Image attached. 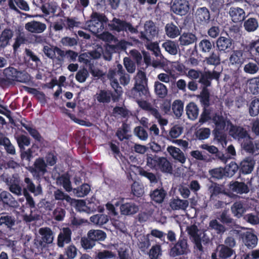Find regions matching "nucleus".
Segmentation results:
<instances>
[{
	"instance_id": "nucleus-1",
	"label": "nucleus",
	"mask_w": 259,
	"mask_h": 259,
	"mask_svg": "<svg viewBox=\"0 0 259 259\" xmlns=\"http://www.w3.org/2000/svg\"><path fill=\"white\" fill-rule=\"evenodd\" d=\"M41 239H35L30 244L29 240L24 243L25 247L32 253L39 254L42 253L43 249L48 247V245L53 242L54 233L49 227L41 228L39 230Z\"/></svg>"
},
{
	"instance_id": "nucleus-2",
	"label": "nucleus",
	"mask_w": 259,
	"mask_h": 259,
	"mask_svg": "<svg viewBox=\"0 0 259 259\" xmlns=\"http://www.w3.org/2000/svg\"><path fill=\"white\" fill-rule=\"evenodd\" d=\"M119 76V81L121 84L125 86L128 84L130 80L129 74L125 73L121 64L118 63L115 67L111 68L108 70L107 78L110 80V84L116 94L122 95V88L119 85L118 81L115 76Z\"/></svg>"
},
{
	"instance_id": "nucleus-3",
	"label": "nucleus",
	"mask_w": 259,
	"mask_h": 259,
	"mask_svg": "<svg viewBox=\"0 0 259 259\" xmlns=\"http://www.w3.org/2000/svg\"><path fill=\"white\" fill-rule=\"evenodd\" d=\"M108 22V19L104 14L93 12L90 19L85 23L87 29L94 34L101 33L104 28V25Z\"/></svg>"
},
{
	"instance_id": "nucleus-4",
	"label": "nucleus",
	"mask_w": 259,
	"mask_h": 259,
	"mask_svg": "<svg viewBox=\"0 0 259 259\" xmlns=\"http://www.w3.org/2000/svg\"><path fill=\"white\" fill-rule=\"evenodd\" d=\"M109 30L114 33H131L138 34V26H134L133 24L124 19L114 17L108 24Z\"/></svg>"
},
{
	"instance_id": "nucleus-5",
	"label": "nucleus",
	"mask_w": 259,
	"mask_h": 259,
	"mask_svg": "<svg viewBox=\"0 0 259 259\" xmlns=\"http://www.w3.org/2000/svg\"><path fill=\"white\" fill-rule=\"evenodd\" d=\"M146 162L148 167L164 173H171L172 170L171 163L165 157L151 155L147 157Z\"/></svg>"
},
{
	"instance_id": "nucleus-6",
	"label": "nucleus",
	"mask_w": 259,
	"mask_h": 259,
	"mask_svg": "<svg viewBox=\"0 0 259 259\" xmlns=\"http://www.w3.org/2000/svg\"><path fill=\"white\" fill-rule=\"evenodd\" d=\"M47 164L42 157L37 158L33 164L29 166V171L33 177L39 180L47 172Z\"/></svg>"
},
{
	"instance_id": "nucleus-7",
	"label": "nucleus",
	"mask_w": 259,
	"mask_h": 259,
	"mask_svg": "<svg viewBox=\"0 0 259 259\" xmlns=\"http://www.w3.org/2000/svg\"><path fill=\"white\" fill-rule=\"evenodd\" d=\"M169 247V254L172 257L186 255L189 251L187 240L184 238H180L176 243H171Z\"/></svg>"
},
{
	"instance_id": "nucleus-8",
	"label": "nucleus",
	"mask_w": 259,
	"mask_h": 259,
	"mask_svg": "<svg viewBox=\"0 0 259 259\" xmlns=\"http://www.w3.org/2000/svg\"><path fill=\"white\" fill-rule=\"evenodd\" d=\"M131 97L136 100L146 99L149 96L147 84L135 83L134 87L128 92Z\"/></svg>"
},
{
	"instance_id": "nucleus-9",
	"label": "nucleus",
	"mask_w": 259,
	"mask_h": 259,
	"mask_svg": "<svg viewBox=\"0 0 259 259\" xmlns=\"http://www.w3.org/2000/svg\"><path fill=\"white\" fill-rule=\"evenodd\" d=\"M220 76L221 73L215 70L201 72L199 82L202 85V88L208 89L211 85L212 80L219 81Z\"/></svg>"
},
{
	"instance_id": "nucleus-10",
	"label": "nucleus",
	"mask_w": 259,
	"mask_h": 259,
	"mask_svg": "<svg viewBox=\"0 0 259 259\" xmlns=\"http://www.w3.org/2000/svg\"><path fill=\"white\" fill-rule=\"evenodd\" d=\"M227 125L230 126L229 134L234 139L240 141L249 137L247 131L243 127L233 124L230 120H227Z\"/></svg>"
},
{
	"instance_id": "nucleus-11",
	"label": "nucleus",
	"mask_w": 259,
	"mask_h": 259,
	"mask_svg": "<svg viewBox=\"0 0 259 259\" xmlns=\"http://www.w3.org/2000/svg\"><path fill=\"white\" fill-rule=\"evenodd\" d=\"M121 95L119 94H113L110 90H101L96 95V99L101 103H109L111 100L114 102L119 101Z\"/></svg>"
},
{
	"instance_id": "nucleus-12",
	"label": "nucleus",
	"mask_w": 259,
	"mask_h": 259,
	"mask_svg": "<svg viewBox=\"0 0 259 259\" xmlns=\"http://www.w3.org/2000/svg\"><path fill=\"white\" fill-rule=\"evenodd\" d=\"M3 74L4 77L1 78V87L3 88L14 84L18 70L14 67H9L4 69Z\"/></svg>"
},
{
	"instance_id": "nucleus-13",
	"label": "nucleus",
	"mask_w": 259,
	"mask_h": 259,
	"mask_svg": "<svg viewBox=\"0 0 259 259\" xmlns=\"http://www.w3.org/2000/svg\"><path fill=\"white\" fill-rule=\"evenodd\" d=\"M216 44L218 51L221 53H228L234 48L233 39L224 36L219 37L216 41Z\"/></svg>"
},
{
	"instance_id": "nucleus-14",
	"label": "nucleus",
	"mask_w": 259,
	"mask_h": 259,
	"mask_svg": "<svg viewBox=\"0 0 259 259\" xmlns=\"http://www.w3.org/2000/svg\"><path fill=\"white\" fill-rule=\"evenodd\" d=\"M171 8L176 15L184 16L189 12L190 5L187 0H175Z\"/></svg>"
},
{
	"instance_id": "nucleus-15",
	"label": "nucleus",
	"mask_w": 259,
	"mask_h": 259,
	"mask_svg": "<svg viewBox=\"0 0 259 259\" xmlns=\"http://www.w3.org/2000/svg\"><path fill=\"white\" fill-rule=\"evenodd\" d=\"M144 31H141L138 33L139 38L140 39L142 33H143L147 38L153 39L158 33V30L155 23L152 20H148L145 22L144 26Z\"/></svg>"
},
{
	"instance_id": "nucleus-16",
	"label": "nucleus",
	"mask_w": 259,
	"mask_h": 259,
	"mask_svg": "<svg viewBox=\"0 0 259 259\" xmlns=\"http://www.w3.org/2000/svg\"><path fill=\"white\" fill-rule=\"evenodd\" d=\"M197 22L201 25H207L210 21V14L205 7L198 8L195 13Z\"/></svg>"
},
{
	"instance_id": "nucleus-17",
	"label": "nucleus",
	"mask_w": 259,
	"mask_h": 259,
	"mask_svg": "<svg viewBox=\"0 0 259 259\" xmlns=\"http://www.w3.org/2000/svg\"><path fill=\"white\" fill-rule=\"evenodd\" d=\"M248 184L251 185V181L247 182V184L243 182L233 181L230 182L229 188L233 192L237 194H247L250 191L249 187L247 185Z\"/></svg>"
},
{
	"instance_id": "nucleus-18",
	"label": "nucleus",
	"mask_w": 259,
	"mask_h": 259,
	"mask_svg": "<svg viewBox=\"0 0 259 259\" xmlns=\"http://www.w3.org/2000/svg\"><path fill=\"white\" fill-rule=\"evenodd\" d=\"M255 161L251 157H247L242 160L239 165V176L241 174L247 175L250 174L253 169Z\"/></svg>"
},
{
	"instance_id": "nucleus-19",
	"label": "nucleus",
	"mask_w": 259,
	"mask_h": 259,
	"mask_svg": "<svg viewBox=\"0 0 259 259\" xmlns=\"http://www.w3.org/2000/svg\"><path fill=\"white\" fill-rule=\"evenodd\" d=\"M216 251L218 252V256L221 259H235L236 257L235 250L224 244H220Z\"/></svg>"
},
{
	"instance_id": "nucleus-20",
	"label": "nucleus",
	"mask_w": 259,
	"mask_h": 259,
	"mask_svg": "<svg viewBox=\"0 0 259 259\" xmlns=\"http://www.w3.org/2000/svg\"><path fill=\"white\" fill-rule=\"evenodd\" d=\"M72 231L68 228H63L59 234L57 238V245L63 247L65 244L69 243L71 241Z\"/></svg>"
},
{
	"instance_id": "nucleus-21",
	"label": "nucleus",
	"mask_w": 259,
	"mask_h": 259,
	"mask_svg": "<svg viewBox=\"0 0 259 259\" xmlns=\"http://www.w3.org/2000/svg\"><path fill=\"white\" fill-rule=\"evenodd\" d=\"M244 244L249 248L255 247L257 243V236L249 231L241 232L239 234Z\"/></svg>"
},
{
	"instance_id": "nucleus-22",
	"label": "nucleus",
	"mask_w": 259,
	"mask_h": 259,
	"mask_svg": "<svg viewBox=\"0 0 259 259\" xmlns=\"http://www.w3.org/2000/svg\"><path fill=\"white\" fill-rule=\"evenodd\" d=\"M139 209V206L133 202H126L120 206L121 214L125 215L134 214L138 212Z\"/></svg>"
},
{
	"instance_id": "nucleus-23",
	"label": "nucleus",
	"mask_w": 259,
	"mask_h": 259,
	"mask_svg": "<svg viewBox=\"0 0 259 259\" xmlns=\"http://www.w3.org/2000/svg\"><path fill=\"white\" fill-rule=\"evenodd\" d=\"M229 13L232 20L235 23L242 22L245 18L244 10L239 7L230 8Z\"/></svg>"
},
{
	"instance_id": "nucleus-24",
	"label": "nucleus",
	"mask_w": 259,
	"mask_h": 259,
	"mask_svg": "<svg viewBox=\"0 0 259 259\" xmlns=\"http://www.w3.org/2000/svg\"><path fill=\"white\" fill-rule=\"evenodd\" d=\"M25 29L28 31L32 33H41L46 29L45 24L41 22L32 21L25 24Z\"/></svg>"
},
{
	"instance_id": "nucleus-25",
	"label": "nucleus",
	"mask_w": 259,
	"mask_h": 259,
	"mask_svg": "<svg viewBox=\"0 0 259 259\" xmlns=\"http://www.w3.org/2000/svg\"><path fill=\"white\" fill-rule=\"evenodd\" d=\"M167 151L175 160L181 163H184L186 161V157L184 153L178 148L174 146H168Z\"/></svg>"
},
{
	"instance_id": "nucleus-26",
	"label": "nucleus",
	"mask_w": 259,
	"mask_h": 259,
	"mask_svg": "<svg viewBox=\"0 0 259 259\" xmlns=\"http://www.w3.org/2000/svg\"><path fill=\"white\" fill-rule=\"evenodd\" d=\"M166 192L163 188H157L151 191L150 196L151 200L156 203H161L163 202L166 195Z\"/></svg>"
},
{
	"instance_id": "nucleus-27",
	"label": "nucleus",
	"mask_w": 259,
	"mask_h": 259,
	"mask_svg": "<svg viewBox=\"0 0 259 259\" xmlns=\"http://www.w3.org/2000/svg\"><path fill=\"white\" fill-rule=\"evenodd\" d=\"M197 37L191 32H183L180 36L179 40L181 46H188L196 42Z\"/></svg>"
},
{
	"instance_id": "nucleus-28",
	"label": "nucleus",
	"mask_w": 259,
	"mask_h": 259,
	"mask_svg": "<svg viewBox=\"0 0 259 259\" xmlns=\"http://www.w3.org/2000/svg\"><path fill=\"white\" fill-rule=\"evenodd\" d=\"M202 242L204 244H205L209 243L210 241L209 238L203 239L202 241L201 238L198 236L194 237V252L199 257H200L204 253L203 247L202 245Z\"/></svg>"
},
{
	"instance_id": "nucleus-29",
	"label": "nucleus",
	"mask_w": 259,
	"mask_h": 259,
	"mask_svg": "<svg viewBox=\"0 0 259 259\" xmlns=\"http://www.w3.org/2000/svg\"><path fill=\"white\" fill-rule=\"evenodd\" d=\"M189 205V202L187 200H182L179 198H172L169 202V206L174 210H185Z\"/></svg>"
},
{
	"instance_id": "nucleus-30",
	"label": "nucleus",
	"mask_w": 259,
	"mask_h": 259,
	"mask_svg": "<svg viewBox=\"0 0 259 259\" xmlns=\"http://www.w3.org/2000/svg\"><path fill=\"white\" fill-rule=\"evenodd\" d=\"M21 125L28 131L29 134L35 140V141L40 144L44 141V139L36 129L32 127L30 125L24 123H21Z\"/></svg>"
},
{
	"instance_id": "nucleus-31",
	"label": "nucleus",
	"mask_w": 259,
	"mask_h": 259,
	"mask_svg": "<svg viewBox=\"0 0 259 259\" xmlns=\"http://www.w3.org/2000/svg\"><path fill=\"white\" fill-rule=\"evenodd\" d=\"M87 236L91 237L95 243L96 241H104L107 237L106 233L100 230H91L88 232Z\"/></svg>"
},
{
	"instance_id": "nucleus-32",
	"label": "nucleus",
	"mask_w": 259,
	"mask_h": 259,
	"mask_svg": "<svg viewBox=\"0 0 259 259\" xmlns=\"http://www.w3.org/2000/svg\"><path fill=\"white\" fill-rule=\"evenodd\" d=\"M210 92L208 89L202 88V90L198 96L200 104L202 107H209L210 105Z\"/></svg>"
},
{
	"instance_id": "nucleus-33",
	"label": "nucleus",
	"mask_w": 259,
	"mask_h": 259,
	"mask_svg": "<svg viewBox=\"0 0 259 259\" xmlns=\"http://www.w3.org/2000/svg\"><path fill=\"white\" fill-rule=\"evenodd\" d=\"M229 61L232 65L240 66L244 61L242 51L241 50L234 51L229 58Z\"/></svg>"
},
{
	"instance_id": "nucleus-34",
	"label": "nucleus",
	"mask_w": 259,
	"mask_h": 259,
	"mask_svg": "<svg viewBox=\"0 0 259 259\" xmlns=\"http://www.w3.org/2000/svg\"><path fill=\"white\" fill-rule=\"evenodd\" d=\"M186 113L189 119H196L199 114V108L194 102L189 103L186 106Z\"/></svg>"
},
{
	"instance_id": "nucleus-35",
	"label": "nucleus",
	"mask_w": 259,
	"mask_h": 259,
	"mask_svg": "<svg viewBox=\"0 0 259 259\" xmlns=\"http://www.w3.org/2000/svg\"><path fill=\"white\" fill-rule=\"evenodd\" d=\"M200 51L204 53H210L214 48L213 41L204 38L202 39L198 44Z\"/></svg>"
},
{
	"instance_id": "nucleus-36",
	"label": "nucleus",
	"mask_w": 259,
	"mask_h": 259,
	"mask_svg": "<svg viewBox=\"0 0 259 259\" xmlns=\"http://www.w3.org/2000/svg\"><path fill=\"white\" fill-rule=\"evenodd\" d=\"M208 229L214 230L218 234H222L226 230L225 227L215 219L212 220L209 222Z\"/></svg>"
},
{
	"instance_id": "nucleus-37",
	"label": "nucleus",
	"mask_w": 259,
	"mask_h": 259,
	"mask_svg": "<svg viewBox=\"0 0 259 259\" xmlns=\"http://www.w3.org/2000/svg\"><path fill=\"white\" fill-rule=\"evenodd\" d=\"M166 35L170 38H176L180 34L179 28L172 22L167 23L165 26Z\"/></svg>"
},
{
	"instance_id": "nucleus-38",
	"label": "nucleus",
	"mask_w": 259,
	"mask_h": 259,
	"mask_svg": "<svg viewBox=\"0 0 259 259\" xmlns=\"http://www.w3.org/2000/svg\"><path fill=\"white\" fill-rule=\"evenodd\" d=\"M243 27L248 32L254 31L258 27V21L256 18H249L244 21Z\"/></svg>"
},
{
	"instance_id": "nucleus-39",
	"label": "nucleus",
	"mask_w": 259,
	"mask_h": 259,
	"mask_svg": "<svg viewBox=\"0 0 259 259\" xmlns=\"http://www.w3.org/2000/svg\"><path fill=\"white\" fill-rule=\"evenodd\" d=\"M200 148L205 150L209 153L212 154H215V156L220 159L223 160H225L226 157L221 152H220L215 146L213 145H209L207 144H202L200 146Z\"/></svg>"
},
{
	"instance_id": "nucleus-40",
	"label": "nucleus",
	"mask_w": 259,
	"mask_h": 259,
	"mask_svg": "<svg viewBox=\"0 0 259 259\" xmlns=\"http://www.w3.org/2000/svg\"><path fill=\"white\" fill-rule=\"evenodd\" d=\"M57 54L61 57H66L69 62H75L78 56V53L72 50H67L65 52L60 48H57Z\"/></svg>"
},
{
	"instance_id": "nucleus-41",
	"label": "nucleus",
	"mask_w": 259,
	"mask_h": 259,
	"mask_svg": "<svg viewBox=\"0 0 259 259\" xmlns=\"http://www.w3.org/2000/svg\"><path fill=\"white\" fill-rule=\"evenodd\" d=\"M1 202L10 207H15L17 202L10 193L6 191L1 192Z\"/></svg>"
},
{
	"instance_id": "nucleus-42",
	"label": "nucleus",
	"mask_w": 259,
	"mask_h": 259,
	"mask_svg": "<svg viewBox=\"0 0 259 259\" xmlns=\"http://www.w3.org/2000/svg\"><path fill=\"white\" fill-rule=\"evenodd\" d=\"M205 62L207 65L217 66L221 63V58L218 51H213L205 58Z\"/></svg>"
},
{
	"instance_id": "nucleus-43",
	"label": "nucleus",
	"mask_w": 259,
	"mask_h": 259,
	"mask_svg": "<svg viewBox=\"0 0 259 259\" xmlns=\"http://www.w3.org/2000/svg\"><path fill=\"white\" fill-rule=\"evenodd\" d=\"M90 221L93 224L101 226L109 221L108 215L104 214H97L90 218Z\"/></svg>"
},
{
	"instance_id": "nucleus-44",
	"label": "nucleus",
	"mask_w": 259,
	"mask_h": 259,
	"mask_svg": "<svg viewBox=\"0 0 259 259\" xmlns=\"http://www.w3.org/2000/svg\"><path fill=\"white\" fill-rule=\"evenodd\" d=\"M162 47L165 50L171 55H176L178 53V44L171 40H166L163 43Z\"/></svg>"
},
{
	"instance_id": "nucleus-45",
	"label": "nucleus",
	"mask_w": 259,
	"mask_h": 259,
	"mask_svg": "<svg viewBox=\"0 0 259 259\" xmlns=\"http://www.w3.org/2000/svg\"><path fill=\"white\" fill-rule=\"evenodd\" d=\"M154 90L156 94L160 98H164L167 94V89L166 86L158 81L155 82Z\"/></svg>"
},
{
	"instance_id": "nucleus-46",
	"label": "nucleus",
	"mask_w": 259,
	"mask_h": 259,
	"mask_svg": "<svg viewBox=\"0 0 259 259\" xmlns=\"http://www.w3.org/2000/svg\"><path fill=\"white\" fill-rule=\"evenodd\" d=\"M172 110L177 118H180L184 111V103L180 100L174 101L172 104Z\"/></svg>"
},
{
	"instance_id": "nucleus-47",
	"label": "nucleus",
	"mask_w": 259,
	"mask_h": 259,
	"mask_svg": "<svg viewBox=\"0 0 259 259\" xmlns=\"http://www.w3.org/2000/svg\"><path fill=\"white\" fill-rule=\"evenodd\" d=\"M1 180L5 182L10 187L11 185L20 183V179L18 175H13L12 176H9L5 173L1 175Z\"/></svg>"
},
{
	"instance_id": "nucleus-48",
	"label": "nucleus",
	"mask_w": 259,
	"mask_h": 259,
	"mask_svg": "<svg viewBox=\"0 0 259 259\" xmlns=\"http://www.w3.org/2000/svg\"><path fill=\"white\" fill-rule=\"evenodd\" d=\"M231 209L234 216L238 218L241 217L246 210L243 204L240 201L235 202Z\"/></svg>"
},
{
	"instance_id": "nucleus-49",
	"label": "nucleus",
	"mask_w": 259,
	"mask_h": 259,
	"mask_svg": "<svg viewBox=\"0 0 259 259\" xmlns=\"http://www.w3.org/2000/svg\"><path fill=\"white\" fill-rule=\"evenodd\" d=\"M212 120L215 125L214 129H225L227 123V121L223 115L217 113L213 116Z\"/></svg>"
},
{
	"instance_id": "nucleus-50",
	"label": "nucleus",
	"mask_w": 259,
	"mask_h": 259,
	"mask_svg": "<svg viewBox=\"0 0 259 259\" xmlns=\"http://www.w3.org/2000/svg\"><path fill=\"white\" fill-rule=\"evenodd\" d=\"M183 131V127L182 126L178 124L174 125L169 130L168 135H167V139H176L182 134Z\"/></svg>"
},
{
	"instance_id": "nucleus-51",
	"label": "nucleus",
	"mask_w": 259,
	"mask_h": 259,
	"mask_svg": "<svg viewBox=\"0 0 259 259\" xmlns=\"http://www.w3.org/2000/svg\"><path fill=\"white\" fill-rule=\"evenodd\" d=\"M128 127L127 124L123 123L121 127L117 131L116 135L120 141H121L124 139H128L129 136L127 135Z\"/></svg>"
},
{
	"instance_id": "nucleus-52",
	"label": "nucleus",
	"mask_w": 259,
	"mask_h": 259,
	"mask_svg": "<svg viewBox=\"0 0 259 259\" xmlns=\"http://www.w3.org/2000/svg\"><path fill=\"white\" fill-rule=\"evenodd\" d=\"M153 39H149L146 37V36L142 33V35L140 37V40L142 44H144L146 47V48L151 51L152 52L154 50L157 51L158 45L156 43L152 42Z\"/></svg>"
},
{
	"instance_id": "nucleus-53",
	"label": "nucleus",
	"mask_w": 259,
	"mask_h": 259,
	"mask_svg": "<svg viewBox=\"0 0 259 259\" xmlns=\"http://www.w3.org/2000/svg\"><path fill=\"white\" fill-rule=\"evenodd\" d=\"M2 145L4 146L7 153L11 155L15 154V148L8 138L1 136V146Z\"/></svg>"
},
{
	"instance_id": "nucleus-54",
	"label": "nucleus",
	"mask_w": 259,
	"mask_h": 259,
	"mask_svg": "<svg viewBox=\"0 0 259 259\" xmlns=\"http://www.w3.org/2000/svg\"><path fill=\"white\" fill-rule=\"evenodd\" d=\"M54 197L56 200L66 201L67 203L72 204L75 201L71 198L67 194L64 193L62 191L57 189L54 192Z\"/></svg>"
},
{
	"instance_id": "nucleus-55",
	"label": "nucleus",
	"mask_w": 259,
	"mask_h": 259,
	"mask_svg": "<svg viewBox=\"0 0 259 259\" xmlns=\"http://www.w3.org/2000/svg\"><path fill=\"white\" fill-rule=\"evenodd\" d=\"M209 191L211 194L210 199L211 200H214L215 197L219 196L220 195H225V193L223 192V191L221 187L217 183L211 185L209 188Z\"/></svg>"
},
{
	"instance_id": "nucleus-56",
	"label": "nucleus",
	"mask_w": 259,
	"mask_h": 259,
	"mask_svg": "<svg viewBox=\"0 0 259 259\" xmlns=\"http://www.w3.org/2000/svg\"><path fill=\"white\" fill-rule=\"evenodd\" d=\"M225 169L228 177H232L237 171L239 173V166L234 161H231Z\"/></svg>"
},
{
	"instance_id": "nucleus-57",
	"label": "nucleus",
	"mask_w": 259,
	"mask_h": 259,
	"mask_svg": "<svg viewBox=\"0 0 259 259\" xmlns=\"http://www.w3.org/2000/svg\"><path fill=\"white\" fill-rule=\"evenodd\" d=\"M131 190L132 194L138 197L142 196L144 193L143 185L136 181H135L132 185Z\"/></svg>"
},
{
	"instance_id": "nucleus-58",
	"label": "nucleus",
	"mask_w": 259,
	"mask_h": 259,
	"mask_svg": "<svg viewBox=\"0 0 259 259\" xmlns=\"http://www.w3.org/2000/svg\"><path fill=\"white\" fill-rule=\"evenodd\" d=\"M90 190V186L89 184H83L80 187L74 189L73 192L77 196L82 197L87 195Z\"/></svg>"
},
{
	"instance_id": "nucleus-59",
	"label": "nucleus",
	"mask_w": 259,
	"mask_h": 259,
	"mask_svg": "<svg viewBox=\"0 0 259 259\" xmlns=\"http://www.w3.org/2000/svg\"><path fill=\"white\" fill-rule=\"evenodd\" d=\"M208 107H202V112L199 119V122L200 123V124L204 123L212 119L211 116V110L208 108Z\"/></svg>"
},
{
	"instance_id": "nucleus-60",
	"label": "nucleus",
	"mask_w": 259,
	"mask_h": 259,
	"mask_svg": "<svg viewBox=\"0 0 259 259\" xmlns=\"http://www.w3.org/2000/svg\"><path fill=\"white\" fill-rule=\"evenodd\" d=\"M1 225L5 224L8 228H11L15 225V219L14 217L6 213H1Z\"/></svg>"
},
{
	"instance_id": "nucleus-61",
	"label": "nucleus",
	"mask_w": 259,
	"mask_h": 259,
	"mask_svg": "<svg viewBox=\"0 0 259 259\" xmlns=\"http://www.w3.org/2000/svg\"><path fill=\"white\" fill-rule=\"evenodd\" d=\"M60 184L67 192H71L72 190L70 178L66 175H62L58 179Z\"/></svg>"
},
{
	"instance_id": "nucleus-62",
	"label": "nucleus",
	"mask_w": 259,
	"mask_h": 259,
	"mask_svg": "<svg viewBox=\"0 0 259 259\" xmlns=\"http://www.w3.org/2000/svg\"><path fill=\"white\" fill-rule=\"evenodd\" d=\"M36 146L35 144H33L30 148L26 150L25 148L20 150V157L22 160H25L27 161H30L33 157V153L34 151L33 149Z\"/></svg>"
},
{
	"instance_id": "nucleus-63",
	"label": "nucleus",
	"mask_w": 259,
	"mask_h": 259,
	"mask_svg": "<svg viewBox=\"0 0 259 259\" xmlns=\"http://www.w3.org/2000/svg\"><path fill=\"white\" fill-rule=\"evenodd\" d=\"M249 112L252 116H256L259 114V98H255L251 102Z\"/></svg>"
},
{
	"instance_id": "nucleus-64",
	"label": "nucleus",
	"mask_w": 259,
	"mask_h": 259,
	"mask_svg": "<svg viewBox=\"0 0 259 259\" xmlns=\"http://www.w3.org/2000/svg\"><path fill=\"white\" fill-rule=\"evenodd\" d=\"M248 89L250 92L254 95L259 94V78L251 79L248 83Z\"/></svg>"
}]
</instances>
